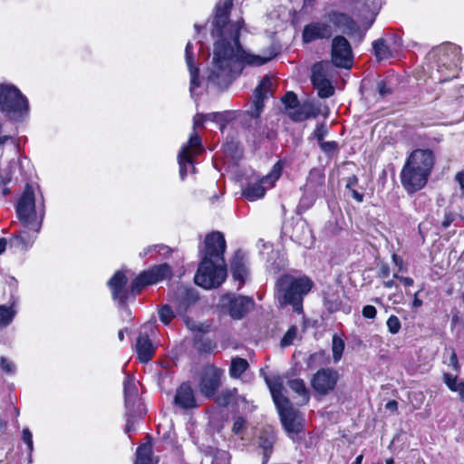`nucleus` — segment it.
I'll use <instances>...</instances> for the list:
<instances>
[{
    "mask_svg": "<svg viewBox=\"0 0 464 464\" xmlns=\"http://www.w3.org/2000/svg\"><path fill=\"white\" fill-rule=\"evenodd\" d=\"M233 0H225L216 7L211 35L218 38L214 44L213 59L208 70V82L218 88L228 87L244 67L261 66L274 56L256 55L244 50L239 42L242 22L230 23L228 15Z\"/></svg>",
    "mask_w": 464,
    "mask_h": 464,
    "instance_id": "obj_1",
    "label": "nucleus"
},
{
    "mask_svg": "<svg viewBox=\"0 0 464 464\" xmlns=\"http://www.w3.org/2000/svg\"><path fill=\"white\" fill-rule=\"evenodd\" d=\"M226 240L218 231L209 233L200 250L201 261L195 275V283L205 288L218 287L227 278V264L224 258Z\"/></svg>",
    "mask_w": 464,
    "mask_h": 464,
    "instance_id": "obj_2",
    "label": "nucleus"
},
{
    "mask_svg": "<svg viewBox=\"0 0 464 464\" xmlns=\"http://www.w3.org/2000/svg\"><path fill=\"white\" fill-rule=\"evenodd\" d=\"M435 163L432 150L417 149L407 158L401 171V182L408 193L420 190L428 181Z\"/></svg>",
    "mask_w": 464,
    "mask_h": 464,
    "instance_id": "obj_3",
    "label": "nucleus"
},
{
    "mask_svg": "<svg viewBox=\"0 0 464 464\" xmlns=\"http://www.w3.org/2000/svg\"><path fill=\"white\" fill-rule=\"evenodd\" d=\"M313 285V281L307 276L296 277L284 274L276 283L275 298L280 307L291 305L294 312L302 314L304 297L311 291Z\"/></svg>",
    "mask_w": 464,
    "mask_h": 464,
    "instance_id": "obj_4",
    "label": "nucleus"
},
{
    "mask_svg": "<svg viewBox=\"0 0 464 464\" xmlns=\"http://www.w3.org/2000/svg\"><path fill=\"white\" fill-rule=\"evenodd\" d=\"M430 73H440V82L456 77L458 66L461 62L460 48L453 44H444L433 48L427 55Z\"/></svg>",
    "mask_w": 464,
    "mask_h": 464,
    "instance_id": "obj_5",
    "label": "nucleus"
},
{
    "mask_svg": "<svg viewBox=\"0 0 464 464\" xmlns=\"http://www.w3.org/2000/svg\"><path fill=\"white\" fill-rule=\"evenodd\" d=\"M272 92V78L269 75H266L254 91L250 108L241 115L242 126L255 138L261 136L262 121L260 115L264 111L265 100L268 98Z\"/></svg>",
    "mask_w": 464,
    "mask_h": 464,
    "instance_id": "obj_6",
    "label": "nucleus"
},
{
    "mask_svg": "<svg viewBox=\"0 0 464 464\" xmlns=\"http://www.w3.org/2000/svg\"><path fill=\"white\" fill-rule=\"evenodd\" d=\"M16 212L19 220L24 227L33 229L36 233L40 230L44 218V204L42 202L40 208L36 209L34 193L32 187L26 186L17 203Z\"/></svg>",
    "mask_w": 464,
    "mask_h": 464,
    "instance_id": "obj_7",
    "label": "nucleus"
},
{
    "mask_svg": "<svg viewBox=\"0 0 464 464\" xmlns=\"http://www.w3.org/2000/svg\"><path fill=\"white\" fill-rule=\"evenodd\" d=\"M0 111L10 120H19L28 111V102L14 85H0Z\"/></svg>",
    "mask_w": 464,
    "mask_h": 464,
    "instance_id": "obj_8",
    "label": "nucleus"
},
{
    "mask_svg": "<svg viewBox=\"0 0 464 464\" xmlns=\"http://www.w3.org/2000/svg\"><path fill=\"white\" fill-rule=\"evenodd\" d=\"M202 150L200 137L196 132L191 133L188 141L181 147L178 154L181 179H184L188 175V167H190L192 171L195 170L193 157L198 155Z\"/></svg>",
    "mask_w": 464,
    "mask_h": 464,
    "instance_id": "obj_9",
    "label": "nucleus"
},
{
    "mask_svg": "<svg viewBox=\"0 0 464 464\" xmlns=\"http://www.w3.org/2000/svg\"><path fill=\"white\" fill-rule=\"evenodd\" d=\"M281 423L291 439L303 430V417L300 412L293 408L290 401L276 407Z\"/></svg>",
    "mask_w": 464,
    "mask_h": 464,
    "instance_id": "obj_10",
    "label": "nucleus"
},
{
    "mask_svg": "<svg viewBox=\"0 0 464 464\" xmlns=\"http://www.w3.org/2000/svg\"><path fill=\"white\" fill-rule=\"evenodd\" d=\"M339 380V373L334 368H322L311 378V386L321 396H326L332 392Z\"/></svg>",
    "mask_w": 464,
    "mask_h": 464,
    "instance_id": "obj_11",
    "label": "nucleus"
},
{
    "mask_svg": "<svg viewBox=\"0 0 464 464\" xmlns=\"http://www.w3.org/2000/svg\"><path fill=\"white\" fill-rule=\"evenodd\" d=\"M329 64L324 62L316 63L312 67L311 82L318 92L320 98L325 99L334 95V88L328 79Z\"/></svg>",
    "mask_w": 464,
    "mask_h": 464,
    "instance_id": "obj_12",
    "label": "nucleus"
},
{
    "mask_svg": "<svg viewBox=\"0 0 464 464\" xmlns=\"http://www.w3.org/2000/svg\"><path fill=\"white\" fill-rule=\"evenodd\" d=\"M332 63L336 67L348 69L352 66L353 52L349 41L343 35L334 37L331 49Z\"/></svg>",
    "mask_w": 464,
    "mask_h": 464,
    "instance_id": "obj_13",
    "label": "nucleus"
},
{
    "mask_svg": "<svg viewBox=\"0 0 464 464\" xmlns=\"http://www.w3.org/2000/svg\"><path fill=\"white\" fill-rule=\"evenodd\" d=\"M222 302L227 307L229 315L234 320H240L254 307L255 301L252 297L227 294L223 295Z\"/></svg>",
    "mask_w": 464,
    "mask_h": 464,
    "instance_id": "obj_14",
    "label": "nucleus"
},
{
    "mask_svg": "<svg viewBox=\"0 0 464 464\" xmlns=\"http://www.w3.org/2000/svg\"><path fill=\"white\" fill-rule=\"evenodd\" d=\"M223 371L217 368L213 364H208L204 367L200 382L199 391L207 398H212L215 396L217 391L221 386V377Z\"/></svg>",
    "mask_w": 464,
    "mask_h": 464,
    "instance_id": "obj_15",
    "label": "nucleus"
},
{
    "mask_svg": "<svg viewBox=\"0 0 464 464\" xmlns=\"http://www.w3.org/2000/svg\"><path fill=\"white\" fill-rule=\"evenodd\" d=\"M198 291L186 285H179L171 295V301L179 314H186L198 301Z\"/></svg>",
    "mask_w": 464,
    "mask_h": 464,
    "instance_id": "obj_16",
    "label": "nucleus"
},
{
    "mask_svg": "<svg viewBox=\"0 0 464 464\" xmlns=\"http://www.w3.org/2000/svg\"><path fill=\"white\" fill-rule=\"evenodd\" d=\"M128 278L124 272L117 271L108 281L107 285L111 291L112 299L121 307L125 306L130 298V291L127 287Z\"/></svg>",
    "mask_w": 464,
    "mask_h": 464,
    "instance_id": "obj_17",
    "label": "nucleus"
},
{
    "mask_svg": "<svg viewBox=\"0 0 464 464\" xmlns=\"http://www.w3.org/2000/svg\"><path fill=\"white\" fill-rule=\"evenodd\" d=\"M325 21L311 22L304 25L302 38L304 43L310 44L317 40L330 39L333 35V29L331 24Z\"/></svg>",
    "mask_w": 464,
    "mask_h": 464,
    "instance_id": "obj_18",
    "label": "nucleus"
},
{
    "mask_svg": "<svg viewBox=\"0 0 464 464\" xmlns=\"http://www.w3.org/2000/svg\"><path fill=\"white\" fill-rule=\"evenodd\" d=\"M230 271L235 281L238 282V289L248 280L249 269L245 253L237 250L230 261Z\"/></svg>",
    "mask_w": 464,
    "mask_h": 464,
    "instance_id": "obj_19",
    "label": "nucleus"
},
{
    "mask_svg": "<svg viewBox=\"0 0 464 464\" xmlns=\"http://www.w3.org/2000/svg\"><path fill=\"white\" fill-rule=\"evenodd\" d=\"M324 18L330 24L334 25L342 33L352 34L358 30V24L348 14L337 11L329 12Z\"/></svg>",
    "mask_w": 464,
    "mask_h": 464,
    "instance_id": "obj_20",
    "label": "nucleus"
},
{
    "mask_svg": "<svg viewBox=\"0 0 464 464\" xmlns=\"http://www.w3.org/2000/svg\"><path fill=\"white\" fill-rule=\"evenodd\" d=\"M401 44V38L392 36L390 39L380 38L374 41L372 47L377 60L381 61L392 57V52L397 51Z\"/></svg>",
    "mask_w": 464,
    "mask_h": 464,
    "instance_id": "obj_21",
    "label": "nucleus"
},
{
    "mask_svg": "<svg viewBox=\"0 0 464 464\" xmlns=\"http://www.w3.org/2000/svg\"><path fill=\"white\" fill-rule=\"evenodd\" d=\"M321 113L320 106L313 102H299L294 111H289L287 115L294 121H303L309 118H316Z\"/></svg>",
    "mask_w": 464,
    "mask_h": 464,
    "instance_id": "obj_22",
    "label": "nucleus"
},
{
    "mask_svg": "<svg viewBox=\"0 0 464 464\" xmlns=\"http://www.w3.org/2000/svg\"><path fill=\"white\" fill-rule=\"evenodd\" d=\"M174 402L181 409H192L197 406L194 391L189 383L183 382L177 389Z\"/></svg>",
    "mask_w": 464,
    "mask_h": 464,
    "instance_id": "obj_23",
    "label": "nucleus"
},
{
    "mask_svg": "<svg viewBox=\"0 0 464 464\" xmlns=\"http://www.w3.org/2000/svg\"><path fill=\"white\" fill-rule=\"evenodd\" d=\"M185 60L190 74L189 92L193 97L196 88L200 86L199 69L194 63L193 45L188 42L185 48Z\"/></svg>",
    "mask_w": 464,
    "mask_h": 464,
    "instance_id": "obj_24",
    "label": "nucleus"
},
{
    "mask_svg": "<svg viewBox=\"0 0 464 464\" xmlns=\"http://www.w3.org/2000/svg\"><path fill=\"white\" fill-rule=\"evenodd\" d=\"M123 393L125 409L130 411H140V405L137 406L139 401L138 388L132 378H127L123 382Z\"/></svg>",
    "mask_w": 464,
    "mask_h": 464,
    "instance_id": "obj_25",
    "label": "nucleus"
},
{
    "mask_svg": "<svg viewBox=\"0 0 464 464\" xmlns=\"http://www.w3.org/2000/svg\"><path fill=\"white\" fill-rule=\"evenodd\" d=\"M278 179L279 174L276 175H267L264 177L261 180L249 183L246 188L243 190V195L249 200L254 201L256 199H259L265 196L266 188H264L263 184L267 183L269 181H272V179Z\"/></svg>",
    "mask_w": 464,
    "mask_h": 464,
    "instance_id": "obj_26",
    "label": "nucleus"
},
{
    "mask_svg": "<svg viewBox=\"0 0 464 464\" xmlns=\"http://www.w3.org/2000/svg\"><path fill=\"white\" fill-rule=\"evenodd\" d=\"M136 352L140 362L147 363L155 353L154 346L148 334L140 333L136 342Z\"/></svg>",
    "mask_w": 464,
    "mask_h": 464,
    "instance_id": "obj_27",
    "label": "nucleus"
},
{
    "mask_svg": "<svg viewBox=\"0 0 464 464\" xmlns=\"http://www.w3.org/2000/svg\"><path fill=\"white\" fill-rule=\"evenodd\" d=\"M276 440V433L271 428L263 429L258 438L259 447L263 450V463L266 464L272 452L273 447Z\"/></svg>",
    "mask_w": 464,
    "mask_h": 464,
    "instance_id": "obj_28",
    "label": "nucleus"
},
{
    "mask_svg": "<svg viewBox=\"0 0 464 464\" xmlns=\"http://www.w3.org/2000/svg\"><path fill=\"white\" fill-rule=\"evenodd\" d=\"M266 382L270 390L273 401L276 404V407L288 403L289 399L285 397L283 393L284 385L281 377L274 376L272 378L266 377Z\"/></svg>",
    "mask_w": 464,
    "mask_h": 464,
    "instance_id": "obj_29",
    "label": "nucleus"
},
{
    "mask_svg": "<svg viewBox=\"0 0 464 464\" xmlns=\"http://www.w3.org/2000/svg\"><path fill=\"white\" fill-rule=\"evenodd\" d=\"M147 277H149L151 285L158 283L163 279L169 278L172 276V269L170 266L164 263L159 266H154L150 269L144 271Z\"/></svg>",
    "mask_w": 464,
    "mask_h": 464,
    "instance_id": "obj_30",
    "label": "nucleus"
},
{
    "mask_svg": "<svg viewBox=\"0 0 464 464\" xmlns=\"http://www.w3.org/2000/svg\"><path fill=\"white\" fill-rule=\"evenodd\" d=\"M201 451L206 457L212 459L211 464H230V455L227 451L210 446L204 447Z\"/></svg>",
    "mask_w": 464,
    "mask_h": 464,
    "instance_id": "obj_31",
    "label": "nucleus"
},
{
    "mask_svg": "<svg viewBox=\"0 0 464 464\" xmlns=\"http://www.w3.org/2000/svg\"><path fill=\"white\" fill-rule=\"evenodd\" d=\"M153 456L152 446L150 442L140 445L136 451L135 464H157Z\"/></svg>",
    "mask_w": 464,
    "mask_h": 464,
    "instance_id": "obj_32",
    "label": "nucleus"
},
{
    "mask_svg": "<svg viewBox=\"0 0 464 464\" xmlns=\"http://www.w3.org/2000/svg\"><path fill=\"white\" fill-rule=\"evenodd\" d=\"M324 184V174L320 169H313L310 170L306 186L314 192H321Z\"/></svg>",
    "mask_w": 464,
    "mask_h": 464,
    "instance_id": "obj_33",
    "label": "nucleus"
},
{
    "mask_svg": "<svg viewBox=\"0 0 464 464\" xmlns=\"http://www.w3.org/2000/svg\"><path fill=\"white\" fill-rule=\"evenodd\" d=\"M34 237L26 231H21L18 235L12 237L10 246L20 250L25 251L32 246Z\"/></svg>",
    "mask_w": 464,
    "mask_h": 464,
    "instance_id": "obj_34",
    "label": "nucleus"
},
{
    "mask_svg": "<svg viewBox=\"0 0 464 464\" xmlns=\"http://www.w3.org/2000/svg\"><path fill=\"white\" fill-rule=\"evenodd\" d=\"M443 382L451 392H458L459 400L464 402V381H458L457 376L444 373Z\"/></svg>",
    "mask_w": 464,
    "mask_h": 464,
    "instance_id": "obj_35",
    "label": "nucleus"
},
{
    "mask_svg": "<svg viewBox=\"0 0 464 464\" xmlns=\"http://www.w3.org/2000/svg\"><path fill=\"white\" fill-rule=\"evenodd\" d=\"M237 390L236 388L225 389L215 398V401L218 406L227 407L237 402Z\"/></svg>",
    "mask_w": 464,
    "mask_h": 464,
    "instance_id": "obj_36",
    "label": "nucleus"
},
{
    "mask_svg": "<svg viewBox=\"0 0 464 464\" xmlns=\"http://www.w3.org/2000/svg\"><path fill=\"white\" fill-rule=\"evenodd\" d=\"M288 387L301 397L302 403L308 402L310 396L308 390L305 387L304 382L302 379H293L287 382Z\"/></svg>",
    "mask_w": 464,
    "mask_h": 464,
    "instance_id": "obj_37",
    "label": "nucleus"
},
{
    "mask_svg": "<svg viewBox=\"0 0 464 464\" xmlns=\"http://www.w3.org/2000/svg\"><path fill=\"white\" fill-rule=\"evenodd\" d=\"M16 315V310L11 306L0 305V330L10 325Z\"/></svg>",
    "mask_w": 464,
    "mask_h": 464,
    "instance_id": "obj_38",
    "label": "nucleus"
},
{
    "mask_svg": "<svg viewBox=\"0 0 464 464\" xmlns=\"http://www.w3.org/2000/svg\"><path fill=\"white\" fill-rule=\"evenodd\" d=\"M249 364L246 359L234 358L231 361L229 374L233 378H239L248 368Z\"/></svg>",
    "mask_w": 464,
    "mask_h": 464,
    "instance_id": "obj_39",
    "label": "nucleus"
},
{
    "mask_svg": "<svg viewBox=\"0 0 464 464\" xmlns=\"http://www.w3.org/2000/svg\"><path fill=\"white\" fill-rule=\"evenodd\" d=\"M149 285H151V283L143 271L136 278H134L130 284V291L131 296L135 297L136 295L140 293L143 287Z\"/></svg>",
    "mask_w": 464,
    "mask_h": 464,
    "instance_id": "obj_40",
    "label": "nucleus"
},
{
    "mask_svg": "<svg viewBox=\"0 0 464 464\" xmlns=\"http://www.w3.org/2000/svg\"><path fill=\"white\" fill-rule=\"evenodd\" d=\"M194 346L199 353H210L215 345L211 340L202 334H196L194 336Z\"/></svg>",
    "mask_w": 464,
    "mask_h": 464,
    "instance_id": "obj_41",
    "label": "nucleus"
},
{
    "mask_svg": "<svg viewBox=\"0 0 464 464\" xmlns=\"http://www.w3.org/2000/svg\"><path fill=\"white\" fill-rule=\"evenodd\" d=\"M342 301L334 293H327L324 295V306L330 313H334L341 309Z\"/></svg>",
    "mask_w": 464,
    "mask_h": 464,
    "instance_id": "obj_42",
    "label": "nucleus"
},
{
    "mask_svg": "<svg viewBox=\"0 0 464 464\" xmlns=\"http://www.w3.org/2000/svg\"><path fill=\"white\" fill-rule=\"evenodd\" d=\"M203 117L206 120V121H213V122H216L217 124H218L221 131L224 130V129L228 121L227 112H211V113L203 114Z\"/></svg>",
    "mask_w": 464,
    "mask_h": 464,
    "instance_id": "obj_43",
    "label": "nucleus"
},
{
    "mask_svg": "<svg viewBox=\"0 0 464 464\" xmlns=\"http://www.w3.org/2000/svg\"><path fill=\"white\" fill-rule=\"evenodd\" d=\"M343 350H344L343 340L337 335H334L333 341H332V351H333V358H334V362H337L341 360Z\"/></svg>",
    "mask_w": 464,
    "mask_h": 464,
    "instance_id": "obj_44",
    "label": "nucleus"
},
{
    "mask_svg": "<svg viewBox=\"0 0 464 464\" xmlns=\"http://www.w3.org/2000/svg\"><path fill=\"white\" fill-rule=\"evenodd\" d=\"M159 317L162 324L168 325L175 317L173 309L169 304H164L159 309Z\"/></svg>",
    "mask_w": 464,
    "mask_h": 464,
    "instance_id": "obj_45",
    "label": "nucleus"
},
{
    "mask_svg": "<svg viewBox=\"0 0 464 464\" xmlns=\"http://www.w3.org/2000/svg\"><path fill=\"white\" fill-rule=\"evenodd\" d=\"M282 102L287 111H294L299 104L297 95L294 92H287L282 98Z\"/></svg>",
    "mask_w": 464,
    "mask_h": 464,
    "instance_id": "obj_46",
    "label": "nucleus"
},
{
    "mask_svg": "<svg viewBox=\"0 0 464 464\" xmlns=\"http://www.w3.org/2000/svg\"><path fill=\"white\" fill-rule=\"evenodd\" d=\"M141 411H130V410H126V417H127V420H126V427H125V432L126 433H130L131 431H133L135 430V421H136V416L137 414H140Z\"/></svg>",
    "mask_w": 464,
    "mask_h": 464,
    "instance_id": "obj_47",
    "label": "nucleus"
},
{
    "mask_svg": "<svg viewBox=\"0 0 464 464\" xmlns=\"http://www.w3.org/2000/svg\"><path fill=\"white\" fill-rule=\"evenodd\" d=\"M296 334L297 328L295 326L290 327L281 340V346L286 347L291 345L293 343V341L295 339Z\"/></svg>",
    "mask_w": 464,
    "mask_h": 464,
    "instance_id": "obj_48",
    "label": "nucleus"
},
{
    "mask_svg": "<svg viewBox=\"0 0 464 464\" xmlns=\"http://www.w3.org/2000/svg\"><path fill=\"white\" fill-rule=\"evenodd\" d=\"M328 128L325 123H318L313 132V137L316 139L319 144L324 140V137L328 134Z\"/></svg>",
    "mask_w": 464,
    "mask_h": 464,
    "instance_id": "obj_49",
    "label": "nucleus"
},
{
    "mask_svg": "<svg viewBox=\"0 0 464 464\" xmlns=\"http://www.w3.org/2000/svg\"><path fill=\"white\" fill-rule=\"evenodd\" d=\"M319 146L324 153L328 156H331L339 149V145L336 141H323L319 144Z\"/></svg>",
    "mask_w": 464,
    "mask_h": 464,
    "instance_id": "obj_50",
    "label": "nucleus"
},
{
    "mask_svg": "<svg viewBox=\"0 0 464 464\" xmlns=\"http://www.w3.org/2000/svg\"><path fill=\"white\" fill-rule=\"evenodd\" d=\"M387 327L390 333L395 334L401 329V322L399 318L395 315H391L387 320Z\"/></svg>",
    "mask_w": 464,
    "mask_h": 464,
    "instance_id": "obj_51",
    "label": "nucleus"
},
{
    "mask_svg": "<svg viewBox=\"0 0 464 464\" xmlns=\"http://www.w3.org/2000/svg\"><path fill=\"white\" fill-rule=\"evenodd\" d=\"M324 357V354L322 353H312L307 361H306V365L307 367L309 368H314L319 364H321V361Z\"/></svg>",
    "mask_w": 464,
    "mask_h": 464,
    "instance_id": "obj_52",
    "label": "nucleus"
},
{
    "mask_svg": "<svg viewBox=\"0 0 464 464\" xmlns=\"http://www.w3.org/2000/svg\"><path fill=\"white\" fill-rule=\"evenodd\" d=\"M0 367L4 372L9 374L14 373L15 371V366L13 362L4 356L0 357Z\"/></svg>",
    "mask_w": 464,
    "mask_h": 464,
    "instance_id": "obj_53",
    "label": "nucleus"
},
{
    "mask_svg": "<svg viewBox=\"0 0 464 464\" xmlns=\"http://www.w3.org/2000/svg\"><path fill=\"white\" fill-rule=\"evenodd\" d=\"M160 249H167V252H172V249L170 247H169L168 246L153 245V246H149L146 248H144L143 251L140 253V256H145L152 251L160 252Z\"/></svg>",
    "mask_w": 464,
    "mask_h": 464,
    "instance_id": "obj_54",
    "label": "nucleus"
},
{
    "mask_svg": "<svg viewBox=\"0 0 464 464\" xmlns=\"http://www.w3.org/2000/svg\"><path fill=\"white\" fill-rule=\"evenodd\" d=\"M186 325L191 331L197 332V334H202L204 332L203 324L189 318L185 319Z\"/></svg>",
    "mask_w": 464,
    "mask_h": 464,
    "instance_id": "obj_55",
    "label": "nucleus"
},
{
    "mask_svg": "<svg viewBox=\"0 0 464 464\" xmlns=\"http://www.w3.org/2000/svg\"><path fill=\"white\" fill-rule=\"evenodd\" d=\"M23 440L27 445L29 452L31 453L34 450L33 435L27 428L23 430Z\"/></svg>",
    "mask_w": 464,
    "mask_h": 464,
    "instance_id": "obj_56",
    "label": "nucleus"
},
{
    "mask_svg": "<svg viewBox=\"0 0 464 464\" xmlns=\"http://www.w3.org/2000/svg\"><path fill=\"white\" fill-rule=\"evenodd\" d=\"M377 90L379 95L382 98H384L392 93V89L387 87L386 82L384 81H380L377 82Z\"/></svg>",
    "mask_w": 464,
    "mask_h": 464,
    "instance_id": "obj_57",
    "label": "nucleus"
},
{
    "mask_svg": "<svg viewBox=\"0 0 464 464\" xmlns=\"http://www.w3.org/2000/svg\"><path fill=\"white\" fill-rule=\"evenodd\" d=\"M376 308L373 305L370 304L363 306L362 311L363 317L369 319H373L376 316Z\"/></svg>",
    "mask_w": 464,
    "mask_h": 464,
    "instance_id": "obj_58",
    "label": "nucleus"
},
{
    "mask_svg": "<svg viewBox=\"0 0 464 464\" xmlns=\"http://www.w3.org/2000/svg\"><path fill=\"white\" fill-rule=\"evenodd\" d=\"M455 219V217L452 213H450V212H446L444 214V218H443V221L441 223V226L444 227V228H448L451 223L454 221Z\"/></svg>",
    "mask_w": 464,
    "mask_h": 464,
    "instance_id": "obj_59",
    "label": "nucleus"
},
{
    "mask_svg": "<svg viewBox=\"0 0 464 464\" xmlns=\"http://www.w3.org/2000/svg\"><path fill=\"white\" fill-rule=\"evenodd\" d=\"M455 180L459 185L461 194L464 196V170L459 171L455 175Z\"/></svg>",
    "mask_w": 464,
    "mask_h": 464,
    "instance_id": "obj_60",
    "label": "nucleus"
},
{
    "mask_svg": "<svg viewBox=\"0 0 464 464\" xmlns=\"http://www.w3.org/2000/svg\"><path fill=\"white\" fill-rule=\"evenodd\" d=\"M206 120L203 117V113H197L193 118V127L198 128L204 124Z\"/></svg>",
    "mask_w": 464,
    "mask_h": 464,
    "instance_id": "obj_61",
    "label": "nucleus"
},
{
    "mask_svg": "<svg viewBox=\"0 0 464 464\" xmlns=\"http://www.w3.org/2000/svg\"><path fill=\"white\" fill-rule=\"evenodd\" d=\"M357 185H358V178L355 175H353L346 179V184H345L346 188L352 189Z\"/></svg>",
    "mask_w": 464,
    "mask_h": 464,
    "instance_id": "obj_62",
    "label": "nucleus"
},
{
    "mask_svg": "<svg viewBox=\"0 0 464 464\" xmlns=\"http://www.w3.org/2000/svg\"><path fill=\"white\" fill-rule=\"evenodd\" d=\"M450 363L455 371L459 370V363L458 357H457L455 351H452V353L450 354Z\"/></svg>",
    "mask_w": 464,
    "mask_h": 464,
    "instance_id": "obj_63",
    "label": "nucleus"
},
{
    "mask_svg": "<svg viewBox=\"0 0 464 464\" xmlns=\"http://www.w3.org/2000/svg\"><path fill=\"white\" fill-rule=\"evenodd\" d=\"M390 276V267L387 264H382L379 269V276L382 278L388 277Z\"/></svg>",
    "mask_w": 464,
    "mask_h": 464,
    "instance_id": "obj_64",
    "label": "nucleus"
}]
</instances>
